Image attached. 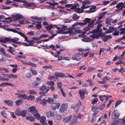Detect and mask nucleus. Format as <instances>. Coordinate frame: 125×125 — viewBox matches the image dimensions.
I'll list each match as a JSON object with an SVG mask.
<instances>
[{"mask_svg": "<svg viewBox=\"0 0 125 125\" xmlns=\"http://www.w3.org/2000/svg\"><path fill=\"white\" fill-rule=\"evenodd\" d=\"M30 112L33 114L34 117H37V119H39L40 115L38 113L37 110L36 109L35 107L33 106H31L29 108Z\"/></svg>", "mask_w": 125, "mask_h": 125, "instance_id": "nucleus-1", "label": "nucleus"}, {"mask_svg": "<svg viewBox=\"0 0 125 125\" xmlns=\"http://www.w3.org/2000/svg\"><path fill=\"white\" fill-rule=\"evenodd\" d=\"M82 54V53H75L73 56L72 59L73 60H76L77 61H79L81 59L80 56Z\"/></svg>", "mask_w": 125, "mask_h": 125, "instance_id": "nucleus-2", "label": "nucleus"}, {"mask_svg": "<svg viewBox=\"0 0 125 125\" xmlns=\"http://www.w3.org/2000/svg\"><path fill=\"white\" fill-rule=\"evenodd\" d=\"M12 20L14 21H16L22 18L21 15L17 13L13 14L12 15Z\"/></svg>", "mask_w": 125, "mask_h": 125, "instance_id": "nucleus-3", "label": "nucleus"}, {"mask_svg": "<svg viewBox=\"0 0 125 125\" xmlns=\"http://www.w3.org/2000/svg\"><path fill=\"white\" fill-rule=\"evenodd\" d=\"M68 104L66 103H63L62 104L60 107L59 111L61 113H63L67 109Z\"/></svg>", "mask_w": 125, "mask_h": 125, "instance_id": "nucleus-4", "label": "nucleus"}, {"mask_svg": "<svg viewBox=\"0 0 125 125\" xmlns=\"http://www.w3.org/2000/svg\"><path fill=\"white\" fill-rule=\"evenodd\" d=\"M11 38L10 37H6L4 38L0 39V42L5 43L8 42H11Z\"/></svg>", "mask_w": 125, "mask_h": 125, "instance_id": "nucleus-5", "label": "nucleus"}, {"mask_svg": "<svg viewBox=\"0 0 125 125\" xmlns=\"http://www.w3.org/2000/svg\"><path fill=\"white\" fill-rule=\"evenodd\" d=\"M79 93L81 100H83L85 98V94H87L88 93L84 89L80 91Z\"/></svg>", "mask_w": 125, "mask_h": 125, "instance_id": "nucleus-6", "label": "nucleus"}, {"mask_svg": "<svg viewBox=\"0 0 125 125\" xmlns=\"http://www.w3.org/2000/svg\"><path fill=\"white\" fill-rule=\"evenodd\" d=\"M120 114L116 110H115L112 113V117L113 119L118 118L120 115Z\"/></svg>", "mask_w": 125, "mask_h": 125, "instance_id": "nucleus-7", "label": "nucleus"}, {"mask_svg": "<svg viewBox=\"0 0 125 125\" xmlns=\"http://www.w3.org/2000/svg\"><path fill=\"white\" fill-rule=\"evenodd\" d=\"M103 25L102 24H98V25L97 26V29H96L92 31V32L94 33H98L100 31H101L102 30L101 29H100V27H102Z\"/></svg>", "mask_w": 125, "mask_h": 125, "instance_id": "nucleus-8", "label": "nucleus"}, {"mask_svg": "<svg viewBox=\"0 0 125 125\" xmlns=\"http://www.w3.org/2000/svg\"><path fill=\"white\" fill-rule=\"evenodd\" d=\"M117 30L116 28H114L112 26H110L109 27V29L105 31L104 33H109L113 32L114 31H116Z\"/></svg>", "mask_w": 125, "mask_h": 125, "instance_id": "nucleus-9", "label": "nucleus"}, {"mask_svg": "<svg viewBox=\"0 0 125 125\" xmlns=\"http://www.w3.org/2000/svg\"><path fill=\"white\" fill-rule=\"evenodd\" d=\"M54 75L56 76L59 77H66L64 73L62 72H55Z\"/></svg>", "mask_w": 125, "mask_h": 125, "instance_id": "nucleus-10", "label": "nucleus"}, {"mask_svg": "<svg viewBox=\"0 0 125 125\" xmlns=\"http://www.w3.org/2000/svg\"><path fill=\"white\" fill-rule=\"evenodd\" d=\"M60 105L59 103H53L52 104V107L53 110L58 109Z\"/></svg>", "mask_w": 125, "mask_h": 125, "instance_id": "nucleus-11", "label": "nucleus"}, {"mask_svg": "<svg viewBox=\"0 0 125 125\" xmlns=\"http://www.w3.org/2000/svg\"><path fill=\"white\" fill-rule=\"evenodd\" d=\"M4 103L5 104L10 106H11L13 105V103L12 101L10 100H4Z\"/></svg>", "mask_w": 125, "mask_h": 125, "instance_id": "nucleus-12", "label": "nucleus"}, {"mask_svg": "<svg viewBox=\"0 0 125 125\" xmlns=\"http://www.w3.org/2000/svg\"><path fill=\"white\" fill-rule=\"evenodd\" d=\"M105 34H104L102 36L103 38L102 39V40L104 42H106L109 39H111L112 38V37L111 36L109 35H107L106 36L104 37Z\"/></svg>", "mask_w": 125, "mask_h": 125, "instance_id": "nucleus-13", "label": "nucleus"}, {"mask_svg": "<svg viewBox=\"0 0 125 125\" xmlns=\"http://www.w3.org/2000/svg\"><path fill=\"white\" fill-rule=\"evenodd\" d=\"M4 76H7L8 78L10 79L15 78L17 77L16 75H14L12 74H5Z\"/></svg>", "mask_w": 125, "mask_h": 125, "instance_id": "nucleus-14", "label": "nucleus"}, {"mask_svg": "<svg viewBox=\"0 0 125 125\" xmlns=\"http://www.w3.org/2000/svg\"><path fill=\"white\" fill-rule=\"evenodd\" d=\"M1 86L3 87L6 86L7 85H10L12 87H13L14 86V85L12 83L7 82L3 83L1 84Z\"/></svg>", "mask_w": 125, "mask_h": 125, "instance_id": "nucleus-15", "label": "nucleus"}, {"mask_svg": "<svg viewBox=\"0 0 125 125\" xmlns=\"http://www.w3.org/2000/svg\"><path fill=\"white\" fill-rule=\"evenodd\" d=\"M86 34V32H83L79 34L78 35V36L80 37H83V38H84V39H83V40H82L84 42H87V41H86L85 40V37H86V35H85V34Z\"/></svg>", "mask_w": 125, "mask_h": 125, "instance_id": "nucleus-16", "label": "nucleus"}, {"mask_svg": "<svg viewBox=\"0 0 125 125\" xmlns=\"http://www.w3.org/2000/svg\"><path fill=\"white\" fill-rule=\"evenodd\" d=\"M72 117L71 115H70L69 116L64 118L63 120V122L65 123L68 122L71 120Z\"/></svg>", "mask_w": 125, "mask_h": 125, "instance_id": "nucleus-17", "label": "nucleus"}, {"mask_svg": "<svg viewBox=\"0 0 125 125\" xmlns=\"http://www.w3.org/2000/svg\"><path fill=\"white\" fill-rule=\"evenodd\" d=\"M47 100L45 98L42 99L40 101V103L43 106H45L47 104Z\"/></svg>", "mask_w": 125, "mask_h": 125, "instance_id": "nucleus-18", "label": "nucleus"}, {"mask_svg": "<svg viewBox=\"0 0 125 125\" xmlns=\"http://www.w3.org/2000/svg\"><path fill=\"white\" fill-rule=\"evenodd\" d=\"M80 106L78 104H77L74 106H72V108L74 109L75 112H77L79 109Z\"/></svg>", "mask_w": 125, "mask_h": 125, "instance_id": "nucleus-19", "label": "nucleus"}, {"mask_svg": "<svg viewBox=\"0 0 125 125\" xmlns=\"http://www.w3.org/2000/svg\"><path fill=\"white\" fill-rule=\"evenodd\" d=\"M8 71V69L4 67L0 68V72L3 73L4 72L7 73Z\"/></svg>", "mask_w": 125, "mask_h": 125, "instance_id": "nucleus-20", "label": "nucleus"}, {"mask_svg": "<svg viewBox=\"0 0 125 125\" xmlns=\"http://www.w3.org/2000/svg\"><path fill=\"white\" fill-rule=\"evenodd\" d=\"M26 119L27 120H29L30 122L33 121L35 120L34 117H32L31 116H27L26 117Z\"/></svg>", "mask_w": 125, "mask_h": 125, "instance_id": "nucleus-21", "label": "nucleus"}, {"mask_svg": "<svg viewBox=\"0 0 125 125\" xmlns=\"http://www.w3.org/2000/svg\"><path fill=\"white\" fill-rule=\"evenodd\" d=\"M23 103V101L22 100H18L15 102V104L17 106L21 105Z\"/></svg>", "mask_w": 125, "mask_h": 125, "instance_id": "nucleus-22", "label": "nucleus"}, {"mask_svg": "<svg viewBox=\"0 0 125 125\" xmlns=\"http://www.w3.org/2000/svg\"><path fill=\"white\" fill-rule=\"evenodd\" d=\"M45 28L48 31H49L51 30V29L53 27V25L52 24H49L48 26H45Z\"/></svg>", "mask_w": 125, "mask_h": 125, "instance_id": "nucleus-23", "label": "nucleus"}, {"mask_svg": "<svg viewBox=\"0 0 125 125\" xmlns=\"http://www.w3.org/2000/svg\"><path fill=\"white\" fill-rule=\"evenodd\" d=\"M19 40V38L17 37H14L13 38H11V42L16 43V42Z\"/></svg>", "mask_w": 125, "mask_h": 125, "instance_id": "nucleus-24", "label": "nucleus"}, {"mask_svg": "<svg viewBox=\"0 0 125 125\" xmlns=\"http://www.w3.org/2000/svg\"><path fill=\"white\" fill-rule=\"evenodd\" d=\"M9 48V49H8V51L10 53H12V52H14L15 51V49L13 48L11 46H9L8 47Z\"/></svg>", "mask_w": 125, "mask_h": 125, "instance_id": "nucleus-25", "label": "nucleus"}, {"mask_svg": "<svg viewBox=\"0 0 125 125\" xmlns=\"http://www.w3.org/2000/svg\"><path fill=\"white\" fill-rule=\"evenodd\" d=\"M21 111L19 109H17L15 113L16 115L18 116H21Z\"/></svg>", "mask_w": 125, "mask_h": 125, "instance_id": "nucleus-26", "label": "nucleus"}, {"mask_svg": "<svg viewBox=\"0 0 125 125\" xmlns=\"http://www.w3.org/2000/svg\"><path fill=\"white\" fill-rule=\"evenodd\" d=\"M46 118L44 116H42L41 117V119L40 120V122L42 124L45 122L46 120Z\"/></svg>", "mask_w": 125, "mask_h": 125, "instance_id": "nucleus-27", "label": "nucleus"}, {"mask_svg": "<svg viewBox=\"0 0 125 125\" xmlns=\"http://www.w3.org/2000/svg\"><path fill=\"white\" fill-rule=\"evenodd\" d=\"M8 31H11L12 32H13L15 33H18V31L17 30L13 29H12L10 28H8L7 29Z\"/></svg>", "mask_w": 125, "mask_h": 125, "instance_id": "nucleus-28", "label": "nucleus"}, {"mask_svg": "<svg viewBox=\"0 0 125 125\" xmlns=\"http://www.w3.org/2000/svg\"><path fill=\"white\" fill-rule=\"evenodd\" d=\"M91 20V19L86 18H85L83 21L86 24L87 23H90Z\"/></svg>", "mask_w": 125, "mask_h": 125, "instance_id": "nucleus-29", "label": "nucleus"}, {"mask_svg": "<svg viewBox=\"0 0 125 125\" xmlns=\"http://www.w3.org/2000/svg\"><path fill=\"white\" fill-rule=\"evenodd\" d=\"M120 123L125 125V116L123 118L120 119Z\"/></svg>", "mask_w": 125, "mask_h": 125, "instance_id": "nucleus-30", "label": "nucleus"}, {"mask_svg": "<svg viewBox=\"0 0 125 125\" xmlns=\"http://www.w3.org/2000/svg\"><path fill=\"white\" fill-rule=\"evenodd\" d=\"M28 99H27L28 100H34L35 98L34 96L32 95H30L27 96Z\"/></svg>", "mask_w": 125, "mask_h": 125, "instance_id": "nucleus-31", "label": "nucleus"}, {"mask_svg": "<svg viewBox=\"0 0 125 125\" xmlns=\"http://www.w3.org/2000/svg\"><path fill=\"white\" fill-rule=\"evenodd\" d=\"M26 111L23 110L21 112V116L23 117H25L26 116Z\"/></svg>", "mask_w": 125, "mask_h": 125, "instance_id": "nucleus-32", "label": "nucleus"}, {"mask_svg": "<svg viewBox=\"0 0 125 125\" xmlns=\"http://www.w3.org/2000/svg\"><path fill=\"white\" fill-rule=\"evenodd\" d=\"M47 100L48 103H51L54 102V99L52 98H49Z\"/></svg>", "mask_w": 125, "mask_h": 125, "instance_id": "nucleus-33", "label": "nucleus"}, {"mask_svg": "<svg viewBox=\"0 0 125 125\" xmlns=\"http://www.w3.org/2000/svg\"><path fill=\"white\" fill-rule=\"evenodd\" d=\"M124 3L122 2L118 3L116 5V8H120Z\"/></svg>", "mask_w": 125, "mask_h": 125, "instance_id": "nucleus-34", "label": "nucleus"}, {"mask_svg": "<svg viewBox=\"0 0 125 125\" xmlns=\"http://www.w3.org/2000/svg\"><path fill=\"white\" fill-rule=\"evenodd\" d=\"M73 18L74 20H77L79 18V16H78L76 14H74L73 16Z\"/></svg>", "mask_w": 125, "mask_h": 125, "instance_id": "nucleus-35", "label": "nucleus"}, {"mask_svg": "<svg viewBox=\"0 0 125 125\" xmlns=\"http://www.w3.org/2000/svg\"><path fill=\"white\" fill-rule=\"evenodd\" d=\"M1 114L3 117L5 118H7V116L6 112L5 111H2L1 112Z\"/></svg>", "mask_w": 125, "mask_h": 125, "instance_id": "nucleus-36", "label": "nucleus"}, {"mask_svg": "<svg viewBox=\"0 0 125 125\" xmlns=\"http://www.w3.org/2000/svg\"><path fill=\"white\" fill-rule=\"evenodd\" d=\"M55 78H56V80L58 79L57 77H55L54 76L49 75L48 78V79L49 80H53Z\"/></svg>", "mask_w": 125, "mask_h": 125, "instance_id": "nucleus-37", "label": "nucleus"}, {"mask_svg": "<svg viewBox=\"0 0 125 125\" xmlns=\"http://www.w3.org/2000/svg\"><path fill=\"white\" fill-rule=\"evenodd\" d=\"M47 83L48 85H52V86H53L54 85V82L53 81L47 82Z\"/></svg>", "mask_w": 125, "mask_h": 125, "instance_id": "nucleus-38", "label": "nucleus"}, {"mask_svg": "<svg viewBox=\"0 0 125 125\" xmlns=\"http://www.w3.org/2000/svg\"><path fill=\"white\" fill-rule=\"evenodd\" d=\"M90 29L91 28H93L94 27V24L90 22L88 24L87 26Z\"/></svg>", "mask_w": 125, "mask_h": 125, "instance_id": "nucleus-39", "label": "nucleus"}, {"mask_svg": "<svg viewBox=\"0 0 125 125\" xmlns=\"http://www.w3.org/2000/svg\"><path fill=\"white\" fill-rule=\"evenodd\" d=\"M74 31V29H73L71 31H70L69 35H73L75 34Z\"/></svg>", "mask_w": 125, "mask_h": 125, "instance_id": "nucleus-40", "label": "nucleus"}, {"mask_svg": "<svg viewBox=\"0 0 125 125\" xmlns=\"http://www.w3.org/2000/svg\"><path fill=\"white\" fill-rule=\"evenodd\" d=\"M13 1L18 2H21L24 3L27 2V1L26 0H13Z\"/></svg>", "mask_w": 125, "mask_h": 125, "instance_id": "nucleus-41", "label": "nucleus"}, {"mask_svg": "<svg viewBox=\"0 0 125 125\" xmlns=\"http://www.w3.org/2000/svg\"><path fill=\"white\" fill-rule=\"evenodd\" d=\"M118 122L116 120H114L111 123L110 125H117Z\"/></svg>", "mask_w": 125, "mask_h": 125, "instance_id": "nucleus-42", "label": "nucleus"}, {"mask_svg": "<svg viewBox=\"0 0 125 125\" xmlns=\"http://www.w3.org/2000/svg\"><path fill=\"white\" fill-rule=\"evenodd\" d=\"M50 6H53V7H54V5H57L58 4V3L57 2H50Z\"/></svg>", "mask_w": 125, "mask_h": 125, "instance_id": "nucleus-43", "label": "nucleus"}, {"mask_svg": "<svg viewBox=\"0 0 125 125\" xmlns=\"http://www.w3.org/2000/svg\"><path fill=\"white\" fill-rule=\"evenodd\" d=\"M21 96V99H28L27 96L25 94H22Z\"/></svg>", "mask_w": 125, "mask_h": 125, "instance_id": "nucleus-44", "label": "nucleus"}, {"mask_svg": "<svg viewBox=\"0 0 125 125\" xmlns=\"http://www.w3.org/2000/svg\"><path fill=\"white\" fill-rule=\"evenodd\" d=\"M36 27L37 29H40L42 27V25L41 24H37L36 25Z\"/></svg>", "mask_w": 125, "mask_h": 125, "instance_id": "nucleus-45", "label": "nucleus"}, {"mask_svg": "<svg viewBox=\"0 0 125 125\" xmlns=\"http://www.w3.org/2000/svg\"><path fill=\"white\" fill-rule=\"evenodd\" d=\"M31 71L33 75H36L37 74V72L34 70H31Z\"/></svg>", "mask_w": 125, "mask_h": 125, "instance_id": "nucleus-46", "label": "nucleus"}, {"mask_svg": "<svg viewBox=\"0 0 125 125\" xmlns=\"http://www.w3.org/2000/svg\"><path fill=\"white\" fill-rule=\"evenodd\" d=\"M28 92L30 94H36L35 91L33 90H30L28 91Z\"/></svg>", "mask_w": 125, "mask_h": 125, "instance_id": "nucleus-47", "label": "nucleus"}, {"mask_svg": "<svg viewBox=\"0 0 125 125\" xmlns=\"http://www.w3.org/2000/svg\"><path fill=\"white\" fill-rule=\"evenodd\" d=\"M84 117V115L80 114H79L77 117V118L81 119Z\"/></svg>", "mask_w": 125, "mask_h": 125, "instance_id": "nucleus-48", "label": "nucleus"}, {"mask_svg": "<svg viewBox=\"0 0 125 125\" xmlns=\"http://www.w3.org/2000/svg\"><path fill=\"white\" fill-rule=\"evenodd\" d=\"M27 42L29 43L30 44L32 45L33 43H35V41L33 40H31L30 41L28 40L27 41Z\"/></svg>", "mask_w": 125, "mask_h": 125, "instance_id": "nucleus-49", "label": "nucleus"}, {"mask_svg": "<svg viewBox=\"0 0 125 125\" xmlns=\"http://www.w3.org/2000/svg\"><path fill=\"white\" fill-rule=\"evenodd\" d=\"M122 100H120L117 101L115 104V107H116L118 105L120 104V103L122 102Z\"/></svg>", "mask_w": 125, "mask_h": 125, "instance_id": "nucleus-50", "label": "nucleus"}, {"mask_svg": "<svg viewBox=\"0 0 125 125\" xmlns=\"http://www.w3.org/2000/svg\"><path fill=\"white\" fill-rule=\"evenodd\" d=\"M39 83L37 81H36L32 83V85L34 86H37V85L39 84Z\"/></svg>", "mask_w": 125, "mask_h": 125, "instance_id": "nucleus-51", "label": "nucleus"}, {"mask_svg": "<svg viewBox=\"0 0 125 125\" xmlns=\"http://www.w3.org/2000/svg\"><path fill=\"white\" fill-rule=\"evenodd\" d=\"M110 78L108 77H107V76H105V77H103L102 79L103 80H104L105 82L109 80Z\"/></svg>", "mask_w": 125, "mask_h": 125, "instance_id": "nucleus-52", "label": "nucleus"}, {"mask_svg": "<svg viewBox=\"0 0 125 125\" xmlns=\"http://www.w3.org/2000/svg\"><path fill=\"white\" fill-rule=\"evenodd\" d=\"M46 87L45 86H43L39 88V90L41 91H43L46 89Z\"/></svg>", "mask_w": 125, "mask_h": 125, "instance_id": "nucleus-53", "label": "nucleus"}, {"mask_svg": "<svg viewBox=\"0 0 125 125\" xmlns=\"http://www.w3.org/2000/svg\"><path fill=\"white\" fill-rule=\"evenodd\" d=\"M49 47L50 48H52V50L54 51H56V50L55 49V45L52 44L51 45L49 46Z\"/></svg>", "mask_w": 125, "mask_h": 125, "instance_id": "nucleus-54", "label": "nucleus"}, {"mask_svg": "<svg viewBox=\"0 0 125 125\" xmlns=\"http://www.w3.org/2000/svg\"><path fill=\"white\" fill-rule=\"evenodd\" d=\"M56 117L57 119L58 120H61L62 118L61 115H56Z\"/></svg>", "mask_w": 125, "mask_h": 125, "instance_id": "nucleus-55", "label": "nucleus"}, {"mask_svg": "<svg viewBox=\"0 0 125 125\" xmlns=\"http://www.w3.org/2000/svg\"><path fill=\"white\" fill-rule=\"evenodd\" d=\"M98 99L97 98H94V100H92V104H94L97 102Z\"/></svg>", "mask_w": 125, "mask_h": 125, "instance_id": "nucleus-56", "label": "nucleus"}, {"mask_svg": "<svg viewBox=\"0 0 125 125\" xmlns=\"http://www.w3.org/2000/svg\"><path fill=\"white\" fill-rule=\"evenodd\" d=\"M19 23L20 24H25V20L22 19L19 21Z\"/></svg>", "mask_w": 125, "mask_h": 125, "instance_id": "nucleus-57", "label": "nucleus"}, {"mask_svg": "<svg viewBox=\"0 0 125 125\" xmlns=\"http://www.w3.org/2000/svg\"><path fill=\"white\" fill-rule=\"evenodd\" d=\"M110 2L109 1H103L102 2L103 4H102L104 5H106L107 4Z\"/></svg>", "mask_w": 125, "mask_h": 125, "instance_id": "nucleus-58", "label": "nucleus"}, {"mask_svg": "<svg viewBox=\"0 0 125 125\" xmlns=\"http://www.w3.org/2000/svg\"><path fill=\"white\" fill-rule=\"evenodd\" d=\"M72 21V20H69V19H68L65 20V21H63V22L64 23H69Z\"/></svg>", "mask_w": 125, "mask_h": 125, "instance_id": "nucleus-59", "label": "nucleus"}, {"mask_svg": "<svg viewBox=\"0 0 125 125\" xmlns=\"http://www.w3.org/2000/svg\"><path fill=\"white\" fill-rule=\"evenodd\" d=\"M105 105L104 104H102L100 106L98 107V108L99 109L101 110H102V109L104 108V107H105Z\"/></svg>", "mask_w": 125, "mask_h": 125, "instance_id": "nucleus-60", "label": "nucleus"}, {"mask_svg": "<svg viewBox=\"0 0 125 125\" xmlns=\"http://www.w3.org/2000/svg\"><path fill=\"white\" fill-rule=\"evenodd\" d=\"M68 1L67 0H62L59 2L62 4H66Z\"/></svg>", "mask_w": 125, "mask_h": 125, "instance_id": "nucleus-61", "label": "nucleus"}, {"mask_svg": "<svg viewBox=\"0 0 125 125\" xmlns=\"http://www.w3.org/2000/svg\"><path fill=\"white\" fill-rule=\"evenodd\" d=\"M16 58H20V59H21V58L24 59L25 58V57L23 55L21 56V55H17L16 56Z\"/></svg>", "mask_w": 125, "mask_h": 125, "instance_id": "nucleus-62", "label": "nucleus"}, {"mask_svg": "<svg viewBox=\"0 0 125 125\" xmlns=\"http://www.w3.org/2000/svg\"><path fill=\"white\" fill-rule=\"evenodd\" d=\"M115 31V32H114L112 33L113 35L115 36H116L117 35H118L119 34V31Z\"/></svg>", "mask_w": 125, "mask_h": 125, "instance_id": "nucleus-63", "label": "nucleus"}, {"mask_svg": "<svg viewBox=\"0 0 125 125\" xmlns=\"http://www.w3.org/2000/svg\"><path fill=\"white\" fill-rule=\"evenodd\" d=\"M32 75L31 73H28L26 74V76L27 78H30L31 76Z\"/></svg>", "mask_w": 125, "mask_h": 125, "instance_id": "nucleus-64", "label": "nucleus"}]
</instances>
